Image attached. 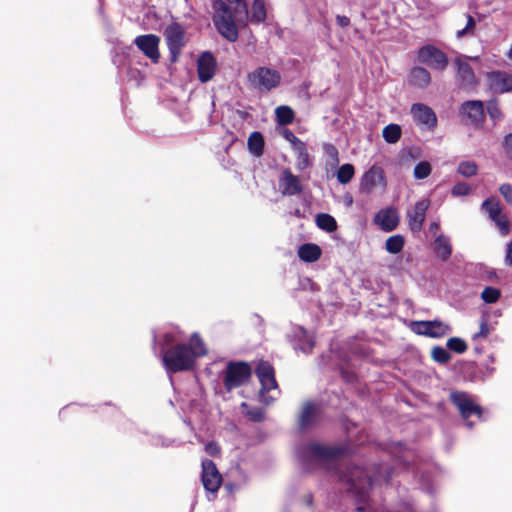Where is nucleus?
Masks as SVG:
<instances>
[{
    "label": "nucleus",
    "mask_w": 512,
    "mask_h": 512,
    "mask_svg": "<svg viewBox=\"0 0 512 512\" xmlns=\"http://www.w3.org/2000/svg\"><path fill=\"white\" fill-rule=\"evenodd\" d=\"M213 24L217 32L229 42L239 37L238 25H246L249 11L245 0H214Z\"/></svg>",
    "instance_id": "1"
},
{
    "label": "nucleus",
    "mask_w": 512,
    "mask_h": 512,
    "mask_svg": "<svg viewBox=\"0 0 512 512\" xmlns=\"http://www.w3.org/2000/svg\"><path fill=\"white\" fill-rule=\"evenodd\" d=\"M205 354L206 349L201 338L194 333L190 344H176L165 350L162 361L167 373L172 374L192 369L196 359Z\"/></svg>",
    "instance_id": "2"
},
{
    "label": "nucleus",
    "mask_w": 512,
    "mask_h": 512,
    "mask_svg": "<svg viewBox=\"0 0 512 512\" xmlns=\"http://www.w3.org/2000/svg\"><path fill=\"white\" fill-rule=\"evenodd\" d=\"M393 475V469L386 464H377L373 467V473L361 467L355 466L343 475L349 483L350 489L359 497L360 501H366L369 489L374 482H388Z\"/></svg>",
    "instance_id": "3"
},
{
    "label": "nucleus",
    "mask_w": 512,
    "mask_h": 512,
    "mask_svg": "<svg viewBox=\"0 0 512 512\" xmlns=\"http://www.w3.org/2000/svg\"><path fill=\"white\" fill-rule=\"evenodd\" d=\"M342 453L343 449L338 446L318 442H308L297 449V457L307 469L333 461Z\"/></svg>",
    "instance_id": "4"
},
{
    "label": "nucleus",
    "mask_w": 512,
    "mask_h": 512,
    "mask_svg": "<svg viewBox=\"0 0 512 512\" xmlns=\"http://www.w3.org/2000/svg\"><path fill=\"white\" fill-rule=\"evenodd\" d=\"M247 78L251 87L259 92H270L280 85L282 79L279 71L266 66L256 68Z\"/></svg>",
    "instance_id": "5"
},
{
    "label": "nucleus",
    "mask_w": 512,
    "mask_h": 512,
    "mask_svg": "<svg viewBox=\"0 0 512 512\" xmlns=\"http://www.w3.org/2000/svg\"><path fill=\"white\" fill-rule=\"evenodd\" d=\"M251 377V368L245 362H230L224 372V387L231 390L244 385Z\"/></svg>",
    "instance_id": "6"
},
{
    "label": "nucleus",
    "mask_w": 512,
    "mask_h": 512,
    "mask_svg": "<svg viewBox=\"0 0 512 512\" xmlns=\"http://www.w3.org/2000/svg\"><path fill=\"white\" fill-rule=\"evenodd\" d=\"M450 400L458 409L461 417L466 421L469 428L473 427V423L468 419L476 415L478 418L482 416V408L472 399V397L463 391H453L450 393Z\"/></svg>",
    "instance_id": "7"
},
{
    "label": "nucleus",
    "mask_w": 512,
    "mask_h": 512,
    "mask_svg": "<svg viewBox=\"0 0 512 512\" xmlns=\"http://www.w3.org/2000/svg\"><path fill=\"white\" fill-rule=\"evenodd\" d=\"M164 37L171 55V60L175 62L186 44L185 28L179 23L173 22L165 28Z\"/></svg>",
    "instance_id": "8"
},
{
    "label": "nucleus",
    "mask_w": 512,
    "mask_h": 512,
    "mask_svg": "<svg viewBox=\"0 0 512 512\" xmlns=\"http://www.w3.org/2000/svg\"><path fill=\"white\" fill-rule=\"evenodd\" d=\"M481 209L488 214V217L497 226L501 235L509 234L510 223L507 216L502 213V208L497 198L490 197L484 200Z\"/></svg>",
    "instance_id": "9"
},
{
    "label": "nucleus",
    "mask_w": 512,
    "mask_h": 512,
    "mask_svg": "<svg viewBox=\"0 0 512 512\" xmlns=\"http://www.w3.org/2000/svg\"><path fill=\"white\" fill-rule=\"evenodd\" d=\"M418 61L434 70L443 71L448 66V57L439 48L433 45H425L418 51Z\"/></svg>",
    "instance_id": "10"
},
{
    "label": "nucleus",
    "mask_w": 512,
    "mask_h": 512,
    "mask_svg": "<svg viewBox=\"0 0 512 512\" xmlns=\"http://www.w3.org/2000/svg\"><path fill=\"white\" fill-rule=\"evenodd\" d=\"M411 329L418 335L431 338H440L451 332V328L448 324L437 320L414 321L411 324Z\"/></svg>",
    "instance_id": "11"
},
{
    "label": "nucleus",
    "mask_w": 512,
    "mask_h": 512,
    "mask_svg": "<svg viewBox=\"0 0 512 512\" xmlns=\"http://www.w3.org/2000/svg\"><path fill=\"white\" fill-rule=\"evenodd\" d=\"M428 198L421 199L406 212L408 226L412 232H420L426 219L427 210L430 207Z\"/></svg>",
    "instance_id": "12"
},
{
    "label": "nucleus",
    "mask_w": 512,
    "mask_h": 512,
    "mask_svg": "<svg viewBox=\"0 0 512 512\" xmlns=\"http://www.w3.org/2000/svg\"><path fill=\"white\" fill-rule=\"evenodd\" d=\"M160 38L154 34L139 35L134 39L136 47L153 63H158Z\"/></svg>",
    "instance_id": "13"
},
{
    "label": "nucleus",
    "mask_w": 512,
    "mask_h": 512,
    "mask_svg": "<svg viewBox=\"0 0 512 512\" xmlns=\"http://www.w3.org/2000/svg\"><path fill=\"white\" fill-rule=\"evenodd\" d=\"M454 64L457 68V81L459 86L463 89H472L474 88L478 81L475 76V73L468 62V58L466 57H457L454 60Z\"/></svg>",
    "instance_id": "14"
},
{
    "label": "nucleus",
    "mask_w": 512,
    "mask_h": 512,
    "mask_svg": "<svg viewBox=\"0 0 512 512\" xmlns=\"http://www.w3.org/2000/svg\"><path fill=\"white\" fill-rule=\"evenodd\" d=\"M278 186L283 196H295L303 192V184L300 178L288 168L281 171Z\"/></svg>",
    "instance_id": "15"
},
{
    "label": "nucleus",
    "mask_w": 512,
    "mask_h": 512,
    "mask_svg": "<svg viewBox=\"0 0 512 512\" xmlns=\"http://www.w3.org/2000/svg\"><path fill=\"white\" fill-rule=\"evenodd\" d=\"M460 114L467 118L471 125L480 127L485 119L484 103L480 100H469L462 103Z\"/></svg>",
    "instance_id": "16"
},
{
    "label": "nucleus",
    "mask_w": 512,
    "mask_h": 512,
    "mask_svg": "<svg viewBox=\"0 0 512 512\" xmlns=\"http://www.w3.org/2000/svg\"><path fill=\"white\" fill-rule=\"evenodd\" d=\"M222 477L212 460L202 461V483L204 488L211 493H216L220 488Z\"/></svg>",
    "instance_id": "17"
},
{
    "label": "nucleus",
    "mask_w": 512,
    "mask_h": 512,
    "mask_svg": "<svg viewBox=\"0 0 512 512\" xmlns=\"http://www.w3.org/2000/svg\"><path fill=\"white\" fill-rule=\"evenodd\" d=\"M487 83L493 93L512 92V74L503 71L489 72L487 73Z\"/></svg>",
    "instance_id": "18"
},
{
    "label": "nucleus",
    "mask_w": 512,
    "mask_h": 512,
    "mask_svg": "<svg viewBox=\"0 0 512 512\" xmlns=\"http://www.w3.org/2000/svg\"><path fill=\"white\" fill-rule=\"evenodd\" d=\"M411 114L415 122L433 129L437 124V118L434 111L427 105L415 103L411 106Z\"/></svg>",
    "instance_id": "19"
},
{
    "label": "nucleus",
    "mask_w": 512,
    "mask_h": 512,
    "mask_svg": "<svg viewBox=\"0 0 512 512\" xmlns=\"http://www.w3.org/2000/svg\"><path fill=\"white\" fill-rule=\"evenodd\" d=\"M197 71L199 80L202 83L211 80L216 71V60L210 52L201 54L197 61Z\"/></svg>",
    "instance_id": "20"
},
{
    "label": "nucleus",
    "mask_w": 512,
    "mask_h": 512,
    "mask_svg": "<svg viewBox=\"0 0 512 512\" xmlns=\"http://www.w3.org/2000/svg\"><path fill=\"white\" fill-rule=\"evenodd\" d=\"M374 222L381 230L391 232L395 230L399 224V215L394 208L381 209L374 217Z\"/></svg>",
    "instance_id": "21"
},
{
    "label": "nucleus",
    "mask_w": 512,
    "mask_h": 512,
    "mask_svg": "<svg viewBox=\"0 0 512 512\" xmlns=\"http://www.w3.org/2000/svg\"><path fill=\"white\" fill-rule=\"evenodd\" d=\"M384 180L383 170L380 167L372 166L366 171L360 181V190L370 193L376 185Z\"/></svg>",
    "instance_id": "22"
},
{
    "label": "nucleus",
    "mask_w": 512,
    "mask_h": 512,
    "mask_svg": "<svg viewBox=\"0 0 512 512\" xmlns=\"http://www.w3.org/2000/svg\"><path fill=\"white\" fill-rule=\"evenodd\" d=\"M294 336L296 338L295 349L302 351L305 354H309L312 352L315 341L314 336L310 334L303 327H296L294 330Z\"/></svg>",
    "instance_id": "23"
},
{
    "label": "nucleus",
    "mask_w": 512,
    "mask_h": 512,
    "mask_svg": "<svg viewBox=\"0 0 512 512\" xmlns=\"http://www.w3.org/2000/svg\"><path fill=\"white\" fill-rule=\"evenodd\" d=\"M320 411V407L318 404L314 402H306L303 405L300 417H299V426L301 429H306L310 427L316 420Z\"/></svg>",
    "instance_id": "24"
},
{
    "label": "nucleus",
    "mask_w": 512,
    "mask_h": 512,
    "mask_svg": "<svg viewBox=\"0 0 512 512\" xmlns=\"http://www.w3.org/2000/svg\"><path fill=\"white\" fill-rule=\"evenodd\" d=\"M298 256L302 261L312 263L320 258L321 249L316 244L306 243L299 247Z\"/></svg>",
    "instance_id": "25"
},
{
    "label": "nucleus",
    "mask_w": 512,
    "mask_h": 512,
    "mask_svg": "<svg viewBox=\"0 0 512 512\" xmlns=\"http://www.w3.org/2000/svg\"><path fill=\"white\" fill-rule=\"evenodd\" d=\"M431 82L429 71L423 67H414L410 72V83L419 88L427 87Z\"/></svg>",
    "instance_id": "26"
},
{
    "label": "nucleus",
    "mask_w": 512,
    "mask_h": 512,
    "mask_svg": "<svg viewBox=\"0 0 512 512\" xmlns=\"http://www.w3.org/2000/svg\"><path fill=\"white\" fill-rule=\"evenodd\" d=\"M434 250L437 257L443 261L448 260L452 254V246L449 238L442 234L437 236L434 241Z\"/></svg>",
    "instance_id": "27"
},
{
    "label": "nucleus",
    "mask_w": 512,
    "mask_h": 512,
    "mask_svg": "<svg viewBox=\"0 0 512 512\" xmlns=\"http://www.w3.org/2000/svg\"><path fill=\"white\" fill-rule=\"evenodd\" d=\"M266 16L267 13L264 0H253L248 21H251L254 24H260L265 21Z\"/></svg>",
    "instance_id": "28"
},
{
    "label": "nucleus",
    "mask_w": 512,
    "mask_h": 512,
    "mask_svg": "<svg viewBox=\"0 0 512 512\" xmlns=\"http://www.w3.org/2000/svg\"><path fill=\"white\" fill-rule=\"evenodd\" d=\"M248 149L256 157H260L264 152V139L260 132H253L248 138Z\"/></svg>",
    "instance_id": "29"
},
{
    "label": "nucleus",
    "mask_w": 512,
    "mask_h": 512,
    "mask_svg": "<svg viewBox=\"0 0 512 512\" xmlns=\"http://www.w3.org/2000/svg\"><path fill=\"white\" fill-rule=\"evenodd\" d=\"M275 117L279 125H289L294 121L295 114L291 107L281 105L275 109Z\"/></svg>",
    "instance_id": "30"
},
{
    "label": "nucleus",
    "mask_w": 512,
    "mask_h": 512,
    "mask_svg": "<svg viewBox=\"0 0 512 512\" xmlns=\"http://www.w3.org/2000/svg\"><path fill=\"white\" fill-rule=\"evenodd\" d=\"M316 225L326 232H334L337 229L335 218L327 213H320L316 216Z\"/></svg>",
    "instance_id": "31"
},
{
    "label": "nucleus",
    "mask_w": 512,
    "mask_h": 512,
    "mask_svg": "<svg viewBox=\"0 0 512 512\" xmlns=\"http://www.w3.org/2000/svg\"><path fill=\"white\" fill-rule=\"evenodd\" d=\"M401 127L397 124H389L384 127L382 135L387 143L394 144L399 141L401 137Z\"/></svg>",
    "instance_id": "32"
},
{
    "label": "nucleus",
    "mask_w": 512,
    "mask_h": 512,
    "mask_svg": "<svg viewBox=\"0 0 512 512\" xmlns=\"http://www.w3.org/2000/svg\"><path fill=\"white\" fill-rule=\"evenodd\" d=\"M404 237L402 235L390 236L385 242V249L390 254H398L404 247Z\"/></svg>",
    "instance_id": "33"
},
{
    "label": "nucleus",
    "mask_w": 512,
    "mask_h": 512,
    "mask_svg": "<svg viewBox=\"0 0 512 512\" xmlns=\"http://www.w3.org/2000/svg\"><path fill=\"white\" fill-rule=\"evenodd\" d=\"M259 381L261 383L260 397L265 404H269L270 401L272 400V397H270V399H268V398H266L265 394L271 390H276L278 388L277 382L275 380V376H271L269 378H264Z\"/></svg>",
    "instance_id": "34"
},
{
    "label": "nucleus",
    "mask_w": 512,
    "mask_h": 512,
    "mask_svg": "<svg viewBox=\"0 0 512 512\" xmlns=\"http://www.w3.org/2000/svg\"><path fill=\"white\" fill-rule=\"evenodd\" d=\"M355 169L352 164L346 163L339 167L337 171V180L341 184L349 183L354 177Z\"/></svg>",
    "instance_id": "35"
},
{
    "label": "nucleus",
    "mask_w": 512,
    "mask_h": 512,
    "mask_svg": "<svg viewBox=\"0 0 512 512\" xmlns=\"http://www.w3.org/2000/svg\"><path fill=\"white\" fill-rule=\"evenodd\" d=\"M457 172L463 177L469 178L477 174L478 166L474 161H463L459 163Z\"/></svg>",
    "instance_id": "36"
},
{
    "label": "nucleus",
    "mask_w": 512,
    "mask_h": 512,
    "mask_svg": "<svg viewBox=\"0 0 512 512\" xmlns=\"http://www.w3.org/2000/svg\"><path fill=\"white\" fill-rule=\"evenodd\" d=\"M432 172V166L427 161H421L416 164L413 171V176L417 180H423L427 178Z\"/></svg>",
    "instance_id": "37"
},
{
    "label": "nucleus",
    "mask_w": 512,
    "mask_h": 512,
    "mask_svg": "<svg viewBox=\"0 0 512 512\" xmlns=\"http://www.w3.org/2000/svg\"><path fill=\"white\" fill-rule=\"evenodd\" d=\"M431 356L435 362L440 363V364H446L451 359V355L447 351V349H445L441 346L434 347L432 349Z\"/></svg>",
    "instance_id": "38"
},
{
    "label": "nucleus",
    "mask_w": 512,
    "mask_h": 512,
    "mask_svg": "<svg viewBox=\"0 0 512 512\" xmlns=\"http://www.w3.org/2000/svg\"><path fill=\"white\" fill-rule=\"evenodd\" d=\"M486 108H487V113H488L489 117L494 122L500 121L502 119L503 114H502V111L499 107L497 100L492 99V100L488 101Z\"/></svg>",
    "instance_id": "39"
},
{
    "label": "nucleus",
    "mask_w": 512,
    "mask_h": 512,
    "mask_svg": "<svg viewBox=\"0 0 512 512\" xmlns=\"http://www.w3.org/2000/svg\"><path fill=\"white\" fill-rule=\"evenodd\" d=\"M446 345L448 349L459 354H462L467 350L466 342L458 337L449 338Z\"/></svg>",
    "instance_id": "40"
},
{
    "label": "nucleus",
    "mask_w": 512,
    "mask_h": 512,
    "mask_svg": "<svg viewBox=\"0 0 512 512\" xmlns=\"http://www.w3.org/2000/svg\"><path fill=\"white\" fill-rule=\"evenodd\" d=\"M256 375L259 378V380L269 378L271 376H274V369L268 362L262 361L258 364L256 368Z\"/></svg>",
    "instance_id": "41"
},
{
    "label": "nucleus",
    "mask_w": 512,
    "mask_h": 512,
    "mask_svg": "<svg viewBox=\"0 0 512 512\" xmlns=\"http://www.w3.org/2000/svg\"><path fill=\"white\" fill-rule=\"evenodd\" d=\"M499 297L500 291L494 287H486L481 293V298L486 303H495Z\"/></svg>",
    "instance_id": "42"
},
{
    "label": "nucleus",
    "mask_w": 512,
    "mask_h": 512,
    "mask_svg": "<svg viewBox=\"0 0 512 512\" xmlns=\"http://www.w3.org/2000/svg\"><path fill=\"white\" fill-rule=\"evenodd\" d=\"M475 26H476V22H475L474 18L471 15H467V23L463 29L457 31V37L461 38L465 35L473 34L474 30H475Z\"/></svg>",
    "instance_id": "43"
},
{
    "label": "nucleus",
    "mask_w": 512,
    "mask_h": 512,
    "mask_svg": "<svg viewBox=\"0 0 512 512\" xmlns=\"http://www.w3.org/2000/svg\"><path fill=\"white\" fill-rule=\"evenodd\" d=\"M471 192L470 186L465 182L455 184L451 190V194L455 197L466 196Z\"/></svg>",
    "instance_id": "44"
},
{
    "label": "nucleus",
    "mask_w": 512,
    "mask_h": 512,
    "mask_svg": "<svg viewBox=\"0 0 512 512\" xmlns=\"http://www.w3.org/2000/svg\"><path fill=\"white\" fill-rule=\"evenodd\" d=\"M324 151L333 164H337L339 162V153L334 145L325 144Z\"/></svg>",
    "instance_id": "45"
},
{
    "label": "nucleus",
    "mask_w": 512,
    "mask_h": 512,
    "mask_svg": "<svg viewBox=\"0 0 512 512\" xmlns=\"http://www.w3.org/2000/svg\"><path fill=\"white\" fill-rule=\"evenodd\" d=\"M500 194L504 197V199L512 205V185L509 183L502 184L499 187Z\"/></svg>",
    "instance_id": "46"
},
{
    "label": "nucleus",
    "mask_w": 512,
    "mask_h": 512,
    "mask_svg": "<svg viewBox=\"0 0 512 512\" xmlns=\"http://www.w3.org/2000/svg\"><path fill=\"white\" fill-rule=\"evenodd\" d=\"M247 416L254 422H260L264 419V412L261 408H254L247 411Z\"/></svg>",
    "instance_id": "47"
},
{
    "label": "nucleus",
    "mask_w": 512,
    "mask_h": 512,
    "mask_svg": "<svg viewBox=\"0 0 512 512\" xmlns=\"http://www.w3.org/2000/svg\"><path fill=\"white\" fill-rule=\"evenodd\" d=\"M490 334V329L486 320H482L480 323L479 332L474 335V339L478 337L486 338Z\"/></svg>",
    "instance_id": "48"
},
{
    "label": "nucleus",
    "mask_w": 512,
    "mask_h": 512,
    "mask_svg": "<svg viewBox=\"0 0 512 512\" xmlns=\"http://www.w3.org/2000/svg\"><path fill=\"white\" fill-rule=\"evenodd\" d=\"M205 451L207 454H209L210 456H216L219 454L220 452V448L219 446L217 445V443L215 442H209L205 445Z\"/></svg>",
    "instance_id": "49"
},
{
    "label": "nucleus",
    "mask_w": 512,
    "mask_h": 512,
    "mask_svg": "<svg viewBox=\"0 0 512 512\" xmlns=\"http://www.w3.org/2000/svg\"><path fill=\"white\" fill-rule=\"evenodd\" d=\"M299 168L303 169L310 165L309 155L306 151H302L299 153Z\"/></svg>",
    "instance_id": "50"
},
{
    "label": "nucleus",
    "mask_w": 512,
    "mask_h": 512,
    "mask_svg": "<svg viewBox=\"0 0 512 512\" xmlns=\"http://www.w3.org/2000/svg\"><path fill=\"white\" fill-rule=\"evenodd\" d=\"M504 147L508 156L512 159V133L508 134L504 139Z\"/></svg>",
    "instance_id": "51"
},
{
    "label": "nucleus",
    "mask_w": 512,
    "mask_h": 512,
    "mask_svg": "<svg viewBox=\"0 0 512 512\" xmlns=\"http://www.w3.org/2000/svg\"><path fill=\"white\" fill-rule=\"evenodd\" d=\"M505 263L512 266V241L506 245Z\"/></svg>",
    "instance_id": "52"
},
{
    "label": "nucleus",
    "mask_w": 512,
    "mask_h": 512,
    "mask_svg": "<svg viewBox=\"0 0 512 512\" xmlns=\"http://www.w3.org/2000/svg\"><path fill=\"white\" fill-rule=\"evenodd\" d=\"M336 21H337V24L341 27H348L350 24V19L346 16L337 15Z\"/></svg>",
    "instance_id": "53"
},
{
    "label": "nucleus",
    "mask_w": 512,
    "mask_h": 512,
    "mask_svg": "<svg viewBox=\"0 0 512 512\" xmlns=\"http://www.w3.org/2000/svg\"><path fill=\"white\" fill-rule=\"evenodd\" d=\"M174 341H175V338H174V336L171 333H166L164 335V342H165V344L168 345V344L173 343Z\"/></svg>",
    "instance_id": "54"
},
{
    "label": "nucleus",
    "mask_w": 512,
    "mask_h": 512,
    "mask_svg": "<svg viewBox=\"0 0 512 512\" xmlns=\"http://www.w3.org/2000/svg\"><path fill=\"white\" fill-rule=\"evenodd\" d=\"M285 137L287 140H289L291 142L297 140V137L291 131H288V130L285 132Z\"/></svg>",
    "instance_id": "55"
},
{
    "label": "nucleus",
    "mask_w": 512,
    "mask_h": 512,
    "mask_svg": "<svg viewBox=\"0 0 512 512\" xmlns=\"http://www.w3.org/2000/svg\"><path fill=\"white\" fill-rule=\"evenodd\" d=\"M345 202H346V205H347V206H351V205H352V203H353V198H352V196H351V195H346V196H345Z\"/></svg>",
    "instance_id": "56"
},
{
    "label": "nucleus",
    "mask_w": 512,
    "mask_h": 512,
    "mask_svg": "<svg viewBox=\"0 0 512 512\" xmlns=\"http://www.w3.org/2000/svg\"><path fill=\"white\" fill-rule=\"evenodd\" d=\"M439 228V224L434 222L430 225L429 229L431 232H435Z\"/></svg>",
    "instance_id": "57"
},
{
    "label": "nucleus",
    "mask_w": 512,
    "mask_h": 512,
    "mask_svg": "<svg viewBox=\"0 0 512 512\" xmlns=\"http://www.w3.org/2000/svg\"><path fill=\"white\" fill-rule=\"evenodd\" d=\"M508 57L512 60V48L508 52Z\"/></svg>",
    "instance_id": "58"
},
{
    "label": "nucleus",
    "mask_w": 512,
    "mask_h": 512,
    "mask_svg": "<svg viewBox=\"0 0 512 512\" xmlns=\"http://www.w3.org/2000/svg\"><path fill=\"white\" fill-rule=\"evenodd\" d=\"M226 488L232 489V486H231V485H229V484H227V485H226Z\"/></svg>",
    "instance_id": "59"
},
{
    "label": "nucleus",
    "mask_w": 512,
    "mask_h": 512,
    "mask_svg": "<svg viewBox=\"0 0 512 512\" xmlns=\"http://www.w3.org/2000/svg\"><path fill=\"white\" fill-rule=\"evenodd\" d=\"M357 510L358 511H363V507H358Z\"/></svg>",
    "instance_id": "60"
}]
</instances>
